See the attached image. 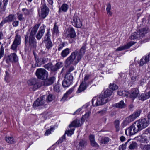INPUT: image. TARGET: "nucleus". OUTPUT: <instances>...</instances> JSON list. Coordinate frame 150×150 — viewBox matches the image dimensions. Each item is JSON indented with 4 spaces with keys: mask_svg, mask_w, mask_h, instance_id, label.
Masks as SVG:
<instances>
[{
    "mask_svg": "<svg viewBox=\"0 0 150 150\" xmlns=\"http://www.w3.org/2000/svg\"><path fill=\"white\" fill-rule=\"evenodd\" d=\"M79 144V146H80L81 148H84L86 146L87 143L86 141L82 140H81Z\"/></svg>",
    "mask_w": 150,
    "mask_h": 150,
    "instance_id": "nucleus-42",
    "label": "nucleus"
},
{
    "mask_svg": "<svg viewBox=\"0 0 150 150\" xmlns=\"http://www.w3.org/2000/svg\"><path fill=\"white\" fill-rule=\"evenodd\" d=\"M65 42H63L61 43L60 44H59L58 46V50L59 51H60L63 47L65 46Z\"/></svg>",
    "mask_w": 150,
    "mask_h": 150,
    "instance_id": "nucleus-56",
    "label": "nucleus"
},
{
    "mask_svg": "<svg viewBox=\"0 0 150 150\" xmlns=\"http://www.w3.org/2000/svg\"><path fill=\"white\" fill-rule=\"evenodd\" d=\"M29 47L31 48L36 49L37 46V42L34 36H29Z\"/></svg>",
    "mask_w": 150,
    "mask_h": 150,
    "instance_id": "nucleus-18",
    "label": "nucleus"
},
{
    "mask_svg": "<svg viewBox=\"0 0 150 150\" xmlns=\"http://www.w3.org/2000/svg\"><path fill=\"white\" fill-rule=\"evenodd\" d=\"M135 43H136L135 42L131 41L124 46L120 47L116 49V50L118 51H122L125 49H128L130 48L131 46L134 44Z\"/></svg>",
    "mask_w": 150,
    "mask_h": 150,
    "instance_id": "nucleus-21",
    "label": "nucleus"
},
{
    "mask_svg": "<svg viewBox=\"0 0 150 150\" xmlns=\"http://www.w3.org/2000/svg\"><path fill=\"white\" fill-rule=\"evenodd\" d=\"M109 88L112 90H115L117 89L118 87L115 84L112 83L110 84Z\"/></svg>",
    "mask_w": 150,
    "mask_h": 150,
    "instance_id": "nucleus-44",
    "label": "nucleus"
},
{
    "mask_svg": "<svg viewBox=\"0 0 150 150\" xmlns=\"http://www.w3.org/2000/svg\"><path fill=\"white\" fill-rule=\"evenodd\" d=\"M50 85L52 84L55 81L56 78L54 76H52L47 79Z\"/></svg>",
    "mask_w": 150,
    "mask_h": 150,
    "instance_id": "nucleus-46",
    "label": "nucleus"
},
{
    "mask_svg": "<svg viewBox=\"0 0 150 150\" xmlns=\"http://www.w3.org/2000/svg\"><path fill=\"white\" fill-rule=\"evenodd\" d=\"M140 110H138L136 111L133 114L126 118L125 120L128 123H130L134 121L135 119L138 117L141 112Z\"/></svg>",
    "mask_w": 150,
    "mask_h": 150,
    "instance_id": "nucleus-15",
    "label": "nucleus"
},
{
    "mask_svg": "<svg viewBox=\"0 0 150 150\" xmlns=\"http://www.w3.org/2000/svg\"><path fill=\"white\" fill-rule=\"evenodd\" d=\"M35 75L38 79L43 80L47 78L48 74V72L44 69L38 68L36 70Z\"/></svg>",
    "mask_w": 150,
    "mask_h": 150,
    "instance_id": "nucleus-6",
    "label": "nucleus"
},
{
    "mask_svg": "<svg viewBox=\"0 0 150 150\" xmlns=\"http://www.w3.org/2000/svg\"><path fill=\"white\" fill-rule=\"evenodd\" d=\"M139 131L134 124L125 130V134L127 136H131L135 134Z\"/></svg>",
    "mask_w": 150,
    "mask_h": 150,
    "instance_id": "nucleus-11",
    "label": "nucleus"
},
{
    "mask_svg": "<svg viewBox=\"0 0 150 150\" xmlns=\"http://www.w3.org/2000/svg\"><path fill=\"white\" fill-rule=\"evenodd\" d=\"M86 45H83L82 47H81V49L80 50V53H84L85 52V47Z\"/></svg>",
    "mask_w": 150,
    "mask_h": 150,
    "instance_id": "nucleus-61",
    "label": "nucleus"
},
{
    "mask_svg": "<svg viewBox=\"0 0 150 150\" xmlns=\"http://www.w3.org/2000/svg\"><path fill=\"white\" fill-rule=\"evenodd\" d=\"M68 95L66 93H65L63 96L62 97V99H61V100L62 101H65L66 100L67 98Z\"/></svg>",
    "mask_w": 150,
    "mask_h": 150,
    "instance_id": "nucleus-60",
    "label": "nucleus"
},
{
    "mask_svg": "<svg viewBox=\"0 0 150 150\" xmlns=\"http://www.w3.org/2000/svg\"><path fill=\"white\" fill-rule=\"evenodd\" d=\"M35 60L36 63L35 64V67H40L42 64L40 63V59H39L37 58L36 57H35Z\"/></svg>",
    "mask_w": 150,
    "mask_h": 150,
    "instance_id": "nucleus-39",
    "label": "nucleus"
},
{
    "mask_svg": "<svg viewBox=\"0 0 150 150\" xmlns=\"http://www.w3.org/2000/svg\"><path fill=\"white\" fill-rule=\"evenodd\" d=\"M46 26L44 24H43L40 28L39 30L36 35V38L38 40H40L43 36L45 32Z\"/></svg>",
    "mask_w": 150,
    "mask_h": 150,
    "instance_id": "nucleus-19",
    "label": "nucleus"
},
{
    "mask_svg": "<svg viewBox=\"0 0 150 150\" xmlns=\"http://www.w3.org/2000/svg\"><path fill=\"white\" fill-rule=\"evenodd\" d=\"M114 123L116 131L117 132L119 130V122L118 120H116L115 121Z\"/></svg>",
    "mask_w": 150,
    "mask_h": 150,
    "instance_id": "nucleus-54",
    "label": "nucleus"
},
{
    "mask_svg": "<svg viewBox=\"0 0 150 150\" xmlns=\"http://www.w3.org/2000/svg\"><path fill=\"white\" fill-rule=\"evenodd\" d=\"M53 34H55L56 35H58L59 31L58 26L57 25V23H55L53 28L52 30Z\"/></svg>",
    "mask_w": 150,
    "mask_h": 150,
    "instance_id": "nucleus-28",
    "label": "nucleus"
},
{
    "mask_svg": "<svg viewBox=\"0 0 150 150\" xmlns=\"http://www.w3.org/2000/svg\"><path fill=\"white\" fill-rule=\"evenodd\" d=\"M106 11L107 14L110 16H111L112 13L110 11L111 5L110 3H108L107 5Z\"/></svg>",
    "mask_w": 150,
    "mask_h": 150,
    "instance_id": "nucleus-35",
    "label": "nucleus"
},
{
    "mask_svg": "<svg viewBox=\"0 0 150 150\" xmlns=\"http://www.w3.org/2000/svg\"><path fill=\"white\" fill-rule=\"evenodd\" d=\"M50 30H48L44 37V40L46 48L48 49H51L53 45L52 42L50 40Z\"/></svg>",
    "mask_w": 150,
    "mask_h": 150,
    "instance_id": "nucleus-9",
    "label": "nucleus"
},
{
    "mask_svg": "<svg viewBox=\"0 0 150 150\" xmlns=\"http://www.w3.org/2000/svg\"><path fill=\"white\" fill-rule=\"evenodd\" d=\"M41 11L38 12L39 17L41 19H44L48 14L49 9L47 6L45 1H42Z\"/></svg>",
    "mask_w": 150,
    "mask_h": 150,
    "instance_id": "nucleus-4",
    "label": "nucleus"
},
{
    "mask_svg": "<svg viewBox=\"0 0 150 150\" xmlns=\"http://www.w3.org/2000/svg\"><path fill=\"white\" fill-rule=\"evenodd\" d=\"M90 113H91V112H89V111L88 112L83 116L85 118H88V117L90 116Z\"/></svg>",
    "mask_w": 150,
    "mask_h": 150,
    "instance_id": "nucleus-64",
    "label": "nucleus"
},
{
    "mask_svg": "<svg viewBox=\"0 0 150 150\" xmlns=\"http://www.w3.org/2000/svg\"><path fill=\"white\" fill-rule=\"evenodd\" d=\"M62 67V63L60 62H57L55 65L54 66L52 65L51 71H55Z\"/></svg>",
    "mask_w": 150,
    "mask_h": 150,
    "instance_id": "nucleus-27",
    "label": "nucleus"
},
{
    "mask_svg": "<svg viewBox=\"0 0 150 150\" xmlns=\"http://www.w3.org/2000/svg\"><path fill=\"white\" fill-rule=\"evenodd\" d=\"M21 37L18 33L16 34L15 38L11 47V49L16 51L18 46L21 44Z\"/></svg>",
    "mask_w": 150,
    "mask_h": 150,
    "instance_id": "nucleus-10",
    "label": "nucleus"
},
{
    "mask_svg": "<svg viewBox=\"0 0 150 150\" xmlns=\"http://www.w3.org/2000/svg\"><path fill=\"white\" fill-rule=\"evenodd\" d=\"M89 139L91 142L95 141L94 136L93 135H90L89 136Z\"/></svg>",
    "mask_w": 150,
    "mask_h": 150,
    "instance_id": "nucleus-63",
    "label": "nucleus"
},
{
    "mask_svg": "<svg viewBox=\"0 0 150 150\" xmlns=\"http://www.w3.org/2000/svg\"><path fill=\"white\" fill-rule=\"evenodd\" d=\"M140 147L143 150H150V145H140Z\"/></svg>",
    "mask_w": 150,
    "mask_h": 150,
    "instance_id": "nucleus-40",
    "label": "nucleus"
},
{
    "mask_svg": "<svg viewBox=\"0 0 150 150\" xmlns=\"http://www.w3.org/2000/svg\"><path fill=\"white\" fill-rule=\"evenodd\" d=\"M40 59V63L42 64H45L48 61V58L45 57H42Z\"/></svg>",
    "mask_w": 150,
    "mask_h": 150,
    "instance_id": "nucleus-48",
    "label": "nucleus"
},
{
    "mask_svg": "<svg viewBox=\"0 0 150 150\" xmlns=\"http://www.w3.org/2000/svg\"><path fill=\"white\" fill-rule=\"evenodd\" d=\"M15 16L13 14H10L6 17L0 23V28L2 27L3 25L7 22H11L16 19Z\"/></svg>",
    "mask_w": 150,
    "mask_h": 150,
    "instance_id": "nucleus-16",
    "label": "nucleus"
},
{
    "mask_svg": "<svg viewBox=\"0 0 150 150\" xmlns=\"http://www.w3.org/2000/svg\"><path fill=\"white\" fill-rule=\"evenodd\" d=\"M131 140V139H128L127 142L125 143V144H122V145L120 146L119 147V150H125L126 148V146L127 143L128 142Z\"/></svg>",
    "mask_w": 150,
    "mask_h": 150,
    "instance_id": "nucleus-36",
    "label": "nucleus"
},
{
    "mask_svg": "<svg viewBox=\"0 0 150 150\" xmlns=\"http://www.w3.org/2000/svg\"><path fill=\"white\" fill-rule=\"evenodd\" d=\"M63 35L67 39L74 38L75 37V32L74 28L72 27L68 28Z\"/></svg>",
    "mask_w": 150,
    "mask_h": 150,
    "instance_id": "nucleus-14",
    "label": "nucleus"
},
{
    "mask_svg": "<svg viewBox=\"0 0 150 150\" xmlns=\"http://www.w3.org/2000/svg\"><path fill=\"white\" fill-rule=\"evenodd\" d=\"M4 48L2 46H1L0 48V59L4 56Z\"/></svg>",
    "mask_w": 150,
    "mask_h": 150,
    "instance_id": "nucleus-50",
    "label": "nucleus"
},
{
    "mask_svg": "<svg viewBox=\"0 0 150 150\" xmlns=\"http://www.w3.org/2000/svg\"><path fill=\"white\" fill-rule=\"evenodd\" d=\"M45 98L44 96H42L38 98L33 104V107L35 109L42 108L44 106L45 103Z\"/></svg>",
    "mask_w": 150,
    "mask_h": 150,
    "instance_id": "nucleus-7",
    "label": "nucleus"
},
{
    "mask_svg": "<svg viewBox=\"0 0 150 150\" xmlns=\"http://www.w3.org/2000/svg\"><path fill=\"white\" fill-rule=\"evenodd\" d=\"M69 8V6L66 4H63L61 6L59 7V13H60L62 12H66Z\"/></svg>",
    "mask_w": 150,
    "mask_h": 150,
    "instance_id": "nucleus-26",
    "label": "nucleus"
},
{
    "mask_svg": "<svg viewBox=\"0 0 150 150\" xmlns=\"http://www.w3.org/2000/svg\"><path fill=\"white\" fill-rule=\"evenodd\" d=\"M137 147V144L135 142H132L130 144L129 148L130 149H133Z\"/></svg>",
    "mask_w": 150,
    "mask_h": 150,
    "instance_id": "nucleus-37",
    "label": "nucleus"
},
{
    "mask_svg": "<svg viewBox=\"0 0 150 150\" xmlns=\"http://www.w3.org/2000/svg\"><path fill=\"white\" fill-rule=\"evenodd\" d=\"M139 131H140L149 125V122L146 118L139 119L134 123Z\"/></svg>",
    "mask_w": 150,
    "mask_h": 150,
    "instance_id": "nucleus-3",
    "label": "nucleus"
},
{
    "mask_svg": "<svg viewBox=\"0 0 150 150\" xmlns=\"http://www.w3.org/2000/svg\"><path fill=\"white\" fill-rule=\"evenodd\" d=\"M28 83L29 86H33L32 90L35 91L41 86V83L36 78H32L28 80Z\"/></svg>",
    "mask_w": 150,
    "mask_h": 150,
    "instance_id": "nucleus-8",
    "label": "nucleus"
},
{
    "mask_svg": "<svg viewBox=\"0 0 150 150\" xmlns=\"http://www.w3.org/2000/svg\"><path fill=\"white\" fill-rule=\"evenodd\" d=\"M117 94L120 96H127V93L125 91H118Z\"/></svg>",
    "mask_w": 150,
    "mask_h": 150,
    "instance_id": "nucleus-52",
    "label": "nucleus"
},
{
    "mask_svg": "<svg viewBox=\"0 0 150 150\" xmlns=\"http://www.w3.org/2000/svg\"><path fill=\"white\" fill-rule=\"evenodd\" d=\"M89 76H86L84 79L83 81L79 87L77 91V93H80L84 91L86 88L88 86L87 85L88 82L87 81L88 80L89 78Z\"/></svg>",
    "mask_w": 150,
    "mask_h": 150,
    "instance_id": "nucleus-12",
    "label": "nucleus"
},
{
    "mask_svg": "<svg viewBox=\"0 0 150 150\" xmlns=\"http://www.w3.org/2000/svg\"><path fill=\"white\" fill-rule=\"evenodd\" d=\"M73 77L72 75H67L65 76L64 80L63 81L62 86L64 87H68L72 83Z\"/></svg>",
    "mask_w": 150,
    "mask_h": 150,
    "instance_id": "nucleus-13",
    "label": "nucleus"
},
{
    "mask_svg": "<svg viewBox=\"0 0 150 150\" xmlns=\"http://www.w3.org/2000/svg\"><path fill=\"white\" fill-rule=\"evenodd\" d=\"M45 79L44 80L42 81L41 83L42 86H48L51 85L49 83L48 80L47 79Z\"/></svg>",
    "mask_w": 150,
    "mask_h": 150,
    "instance_id": "nucleus-41",
    "label": "nucleus"
},
{
    "mask_svg": "<svg viewBox=\"0 0 150 150\" xmlns=\"http://www.w3.org/2000/svg\"><path fill=\"white\" fill-rule=\"evenodd\" d=\"M22 11L23 12L24 14L25 15H29L30 13V11L26 8H23Z\"/></svg>",
    "mask_w": 150,
    "mask_h": 150,
    "instance_id": "nucleus-57",
    "label": "nucleus"
},
{
    "mask_svg": "<svg viewBox=\"0 0 150 150\" xmlns=\"http://www.w3.org/2000/svg\"><path fill=\"white\" fill-rule=\"evenodd\" d=\"M17 18L20 21H25V18L23 16L22 14H17Z\"/></svg>",
    "mask_w": 150,
    "mask_h": 150,
    "instance_id": "nucleus-55",
    "label": "nucleus"
},
{
    "mask_svg": "<svg viewBox=\"0 0 150 150\" xmlns=\"http://www.w3.org/2000/svg\"><path fill=\"white\" fill-rule=\"evenodd\" d=\"M139 93L138 89L137 88H134L131 91L129 96V98L133 100L137 97Z\"/></svg>",
    "mask_w": 150,
    "mask_h": 150,
    "instance_id": "nucleus-22",
    "label": "nucleus"
},
{
    "mask_svg": "<svg viewBox=\"0 0 150 150\" xmlns=\"http://www.w3.org/2000/svg\"><path fill=\"white\" fill-rule=\"evenodd\" d=\"M150 140V136L142 135L141 137L140 141L143 143H147Z\"/></svg>",
    "mask_w": 150,
    "mask_h": 150,
    "instance_id": "nucleus-25",
    "label": "nucleus"
},
{
    "mask_svg": "<svg viewBox=\"0 0 150 150\" xmlns=\"http://www.w3.org/2000/svg\"><path fill=\"white\" fill-rule=\"evenodd\" d=\"M68 130L65 131V133L63 136L59 139L58 141V142L59 143H61L65 139V135L67 134V136H71L74 134V131L75 129V120L73 121L69 125L68 128Z\"/></svg>",
    "mask_w": 150,
    "mask_h": 150,
    "instance_id": "nucleus-2",
    "label": "nucleus"
},
{
    "mask_svg": "<svg viewBox=\"0 0 150 150\" xmlns=\"http://www.w3.org/2000/svg\"><path fill=\"white\" fill-rule=\"evenodd\" d=\"M69 49L67 48L62 51L61 53V55L62 57H65L69 54Z\"/></svg>",
    "mask_w": 150,
    "mask_h": 150,
    "instance_id": "nucleus-33",
    "label": "nucleus"
},
{
    "mask_svg": "<svg viewBox=\"0 0 150 150\" xmlns=\"http://www.w3.org/2000/svg\"><path fill=\"white\" fill-rule=\"evenodd\" d=\"M74 90V87L71 88L69 89L67 92L66 93L68 94V95L71 94Z\"/></svg>",
    "mask_w": 150,
    "mask_h": 150,
    "instance_id": "nucleus-62",
    "label": "nucleus"
},
{
    "mask_svg": "<svg viewBox=\"0 0 150 150\" xmlns=\"http://www.w3.org/2000/svg\"><path fill=\"white\" fill-rule=\"evenodd\" d=\"M112 91L109 89H107L104 93V94L102 95L104 96V98L105 99L106 98L110 96L112 94Z\"/></svg>",
    "mask_w": 150,
    "mask_h": 150,
    "instance_id": "nucleus-32",
    "label": "nucleus"
},
{
    "mask_svg": "<svg viewBox=\"0 0 150 150\" xmlns=\"http://www.w3.org/2000/svg\"><path fill=\"white\" fill-rule=\"evenodd\" d=\"M40 25V24H36L31 29L30 36H34V35L37 32Z\"/></svg>",
    "mask_w": 150,
    "mask_h": 150,
    "instance_id": "nucleus-24",
    "label": "nucleus"
},
{
    "mask_svg": "<svg viewBox=\"0 0 150 150\" xmlns=\"http://www.w3.org/2000/svg\"><path fill=\"white\" fill-rule=\"evenodd\" d=\"M53 100V97L52 94L49 95L46 98V102L47 103L52 101Z\"/></svg>",
    "mask_w": 150,
    "mask_h": 150,
    "instance_id": "nucleus-53",
    "label": "nucleus"
},
{
    "mask_svg": "<svg viewBox=\"0 0 150 150\" xmlns=\"http://www.w3.org/2000/svg\"><path fill=\"white\" fill-rule=\"evenodd\" d=\"M54 129V127H51L49 129L47 130L45 133V135L47 136L51 134L52 132H53Z\"/></svg>",
    "mask_w": 150,
    "mask_h": 150,
    "instance_id": "nucleus-43",
    "label": "nucleus"
},
{
    "mask_svg": "<svg viewBox=\"0 0 150 150\" xmlns=\"http://www.w3.org/2000/svg\"><path fill=\"white\" fill-rule=\"evenodd\" d=\"M107 112L106 109H104L100 111H99L97 112V113L99 114L101 116H103L106 114Z\"/></svg>",
    "mask_w": 150,
    "mask_h": 150,
    "instance_id": "nucleus-47",
    "label": "nucleus"
},
{
    "mask_svg": "<svg viewBox=\"0 0 150 150\" xmlns=\"http://www.w3.org/2000/svg\"><path fill=\"white\" fill-rule=\"evenodd\" d=\"M5 73L6 75L4 77V80L7 82L8 83L9 82L8 80L10 76L9 74L8 71H5Z\"/></svg>",
    "mask_w": 150,
    "mask_h": 150,
    "instance_id": "nucleus-49",
    "label": "nucleus"
},
{
    "mask_svg": "<svg viewBox=\"0 0 150 150\" xmlns=\"http://www.w3.org/2000/svg\"><path fill=\"white\" fill-rule=\"evenodd\" d=\"M6 140L7 142L10 144H13L15 142L14 139L12 137H6Z\"/></svg>",
    "mask_w": 150,
    "mask_h": 150,
    "instance_id": "nucleus-34",
    "label": "nucleus"
},
{
    "mask_svg": "<svg viewBox=\"0 0 150 150\" xmlns=\"http://www.w3.org/2000/svg\"><path fill=\"white\" fill-rule=\"evenodd\" d=\"M82 26V24L80 20L79 19L78 20L76 18V27L77 28H80Z\"/></svg>",
    "mask_w": 150,
    "mask_h": 150,
    "instance_id": "nucleus-51",
    "label": "nucleus"
},
{
    "mask_svg": "<svg viewBox=\"0 0 150 150\" xmlns=\"http://www.w3.org/2000/svg\"><path fill=\"white\" fill-rule=\"evenodd\" d=\"M115 106L117 108H122L125 107L126 105L124 102L122 100L120 102L115 104Z\"/></svg>",
    "mask_w": 150,
    "mask_h": 150,
    "instance_id": "nucleus-31",
    "label": "nucleus"
},
{
    "mask_svg": "<svg viewBox=\"0 0 150 150\" xmlns=\"http://www.w3.org/2000/svg\"><path fill=\"white\" fill-rule=\"evenodd\" d=\"M150 60V53L148 55L144 56L140 60L139 64L140 66H142L147 63Z\"/></svg>",
    "mask_w": 150,
    "mask_h": 150,
    "instance_id": "nucleus-20",
    "label": "nucleus"
},
{
    "mask_svg": "<svg viewBox=\"0 0 150 150\" xmlns=\"http://www.w3.org/2000/svg\"><path fill=\"white\" fill-rule=\"evenodd\" d=\"M148 29L147 28H144L140 30L137 33L135 32L133 33L130 36V38L131 40H134L137 38H141L146 33Z\"/></svg>",
    "mask_w": 150,
    "mask_h": 150,
    "instance_id": "nucleus-5",
    "label": "nucleus"
},
{
    "mask_svg": "<svg viewBox=\"0 0 150 150\" xmlns=\"http://www.w3.org/2000/svg\"><path fill=\"white\" fill-rule=\"evenodd\" d=\"M91 144L93 147H97L99 146L98 144L95 142V140L91 142Z\"/></svg>",
    "mask_w": 150,
    "mask_h": 150,
    "instance_id": "nucleus-59",
    "label": "nucleus"
},
{
    "mask_svg": "<svg viewBox=\"0 0 150 150\" xmlns=\"http://www.w3.org/2000/svg\"><path fill=\"white\" fill-rule=\"evenodd\" d=\"M52 64L51 63H48L44 66V67L47 69L51 71L52 68Z\"/></svg>",
    "mask_w": 150,
    "mask_h": 150,
    "instance_id": "nucleus-45",
    "label": "nucleus"
},
{
    "mask_svg": "<svg viewBox=\"0 0 150 150\" xmlns=\"http://www.w3.org/2000/svg\"><path fill=\"white\" fill-rule=\"evenodd\" d=\"M18 60V57L15 53H12L6 57V61L8 64L10 62H16Z\"/></svg>",
    "mask_w": 150,
    "mask_h": 150,
    "instance_id": "nucleus-17",
    "label": "nucleus"
},
{
    "mask_svg": "<svg viewBox=\"0 0 150 150\" xmlns=\"http://www.w3.org/2000/svg\"><path fill=\"white\" fill-rule=\"evenodd\" d=\"M75 59V52H73L71 55L66 60V63L68 64H72Z\"/></svg>",
    "mask_w": 150,
    "mask_h": 150,
    "instance_id": "nucleus-23",
    "label": "nucleus"
},
{
    "mask_svg": "<svg viewBox=\"0 0 150 150\" xmlns=\"http://www.w3.org/2000/svg\"><path fill=\"white\" fill-rule=\"evenodd\" d=\"M12 25L13 27H16L18 25H19V21H18L14 20L12 21Z\"/></svg>",
    "mask_w": 150,
    "mask_h": 150,
    "instance_id": "nucleus-58",
    "label": "nucleus"
},
{
    "mask_svg": "<svg viewBox=\"0 0 150 150\" xmlns=\"http://www.w3.org/2000/svg\"><path fill=\"white\" fill-rule=\"evenodd\" d=\"M84 121V120L82 117L80 120L79 119H76V127H79L81 126Z\"/></svg>",
    "mask_w": 150,
    "mask_h": 150,
    "instance_id": "nucleus-30",
    "label": "nucleus"
},
{
    "mask_svg": "<svg viewBox=\"0 0 150 150\" xmlns=\"http://www.w3.org/2000/svg\"><path fill=\"white\" fill-rule=\"evenodd\" d=\"M108 101V98L105 99L103 95H100L99 97H94L92 99V103L93 106L102 105Z\"/></svg>",
    "mask_w": 150,
    "mask_h": 150,
    "instance_id": "nucleus-1",
    "label": "nucleus"
},
{
    "mask_svg": "<svg viewBox=\"0 0 150 150\" xmlns=\"http://www.w3.org/2000/svg\"><path fill=\"white\" fill-rule=\"evenodd\" d=\"M109 141V138L107 137H105L102 138L101 139L100 143L101 144H107Z\"/></svg>",
    "mask_w": 150,
    "mask_h": 150,
    "instance_id": "nucleus-38",
    "label": "nucleus"
},
{
    "mask_svg": "<svg viewBox=\"0 0 150 150\" xmlns=\"http://www.w3.org/2000/svg\"><path fill=\"white\" fill-rule=\"evenodd\" d=\"M138 98L139 100L143 101L149 98L146 93H144L140 95L138 97Z\"/></svg>",
    "mask_w": 150,
    "mask_h": 150,
    "instance_id": "nucleus-29",
    "label": "nucleus"
}]
</instances>
